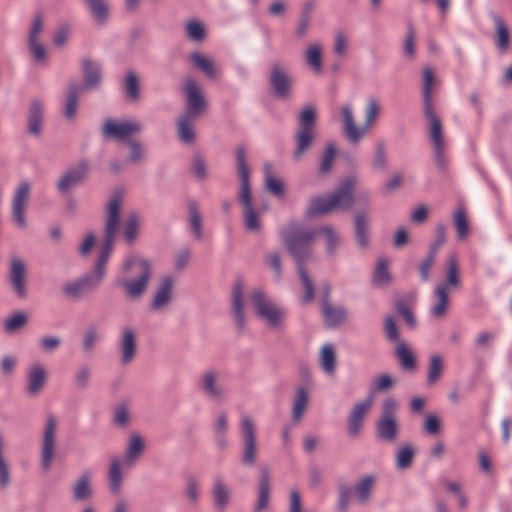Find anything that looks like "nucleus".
Wrapping results in <instances>:
<instances>
[{"label":"nucleus","instance_id":"nucleus-1","mask_svg":"<svg viewBox=\"0 0 512 512\" xmlns=\"http://www.w3.org/2000/svg\"><path fill=\"white\" fill-rule=\"evenodd\" d=\"M123 201L121 192L112 194L105 211L104 239L91 273L68 282L62 286L63 294L72 300H78L96 291L106 276V264L113 250L114 241L120 224V209Z\"/></svg>","mask_w":512,"mask_h":512},{"label":"nucleus","instance_id":"nucleus-2","mask_svg":"<svg viewBox=\"0 0 512 512\" xmlns=\"http://www.w3.org/2000/svg\"><path fill=\"white\" fill-rule=\"evenodd\" d=\"M280 237L289 255L295 261L305 294L303 303L314 299V283L305 269L306 262L313 255V245L317 237L315 228H309L297 221H290L280 232Z\"/></svg>","mask_w":512,"mask_h":512},{"label":"nucleus","instance_id":"nucleus-3","mask_svg":"<svg viewBox=\"0 0 512 512\" xmlns=\"http://www.w3.org/2000/svg\"><path fill=\"white\" fill-rule=\"evenodd\" d=\"M183 91L186 108L177 119V133L182 143L192 144L196 139L194 123L207 111V100L200 85L192 78L184 82Z\"/></svg>","mask_w":512,"mask_h":512},{"label":"nucleus","instance_id":"nucleus-4","mask_svg":"<svg viewBox=\"0 0 512 512\" xmlns=\"http://www.w3.org/2000/svg\"><path fill=\"white\" fill-rule=\"evenodd\" d=\"M434 84V72L432 68L427 67L423 70V113L429 122L428 134L434 150V159L439 169L445 168L444 157V136L442 123L438 118L432 101V87Z\"/></svg>","mask_w":512,"mask_h":512},{"label":"nucleus","instance_id":"nucleus-5","mask_svg":"<svg viewBox=\"0 0 512 512\" xmlns=\"http://www.w3.org/2000/svg\"><path fill=\"white\" fill-rule=\"evenodd\" d=\"M135 266L139 268V275L136 278L121 276L115 281V285L122 289L124 297L131 301L138 300L143 296L153 274L151 262L138 256L127 257L123 262L122 271L128 274Z\"/></svg>","mask_w":512,"mask_h":512},{"label":"nucleus","instance_id":"nucleus-6","mask_svg":"<svg viewBox=\"0 0 512 512\" xmlns=\"http://www.w3.org/2000/svg\"><path fill=\"white\" fill-rule=\"evenodd\" d=\"M357 183L355 176L345 178L339 188L329 197H314L306 209L309 218L325 215L333 210H348L354 203V187Z\"/></svg>","mask_w":512,"mask_h":512},{"label":"nucleus","instance_id":"nucleus-7","mask_svg":"<svg viewBox=\"0 0 512 512\" xmlns=\"http://www.w3.org/2000/svg\"><path fill=\"white\" fill-rule=\"evenodd\" d=\"M235 158L240 180L238 199L243 206L244 226L248 231H258L261 228V222L259 214L255 211L252 205L250 174L247 165L246 149L244 146L239 145L236 147Z\"/></svg>","mask_w":512,"mask_h":512},{"label":"nucleus","instance_id":"nucleus-8","mask_svg":"<svg viewBox=\"0 0 512 512\" xmlns=\"http://www.w3.org/2000/svg\"><path fill=\"white\" fill-rule=\"evenodd\" d=\"M380 105L377 99L370 98L365 109V122L362 127L355 124L353 107L346 104L341 108L342 128L345 137L352 144H357L374 125L379 114Z\"/></svg>","mask_w":512,"mask_h":512},{"label":"nucleus","instance_id":"nucleus-9","mask_svg":"<svg viewBox=\"0 0 512 512\" xmlns=\"http://www.w3.org/2000/svg\"><path fill=\"white\" fill-rule=\"evenodd\" d=\"M316 109L314 106H306L298 117V125L295 133V150L292 158L300 161L304 154L311 148L315 139Z\"/></svg>","mask_w":512,"mask_h":512},{"label":"nucleus","instance_id":"nucleus-10","mask_svg":"<svg viewBox=\"0 0 512 512\" xmlns=\"http://www.w3.org/2000/svg\"><path fill=\"white\" fill-rule=\"evenodd\" d=\"M256 316L269 327L281 329L285 319V310L274 303L262 290L257 289L251 295Z\"/></svg>","mask_w":512,"mask_h":512},{"label":"nucleus","instance_id":"nucleus-11","mask_svg":"<svg viewBox=\"0 0 512 512\" xmlns=\"http://www.w3.org/2000/svg\"><path fill=\"white\" fill-rule=\"evenodd\" d=\"M397 408V401L393 398L385 399L382 404L381 415L375 424L376 437L382 442L394 443L398 438Z\"/></svg>","mask_w":512,"mask_h":512},{"label":"nucleus","instance_id":"nucleus-12","mask_svg":"<svg viewBox=\"0 0 512 512\" xmlns=\"http://www.w3.org/2000/svg\"><path fill=\"white\" fill-rule=\"evenodd\" d=\"M242 440L241 462L244 466L252 467L257 462L258 440L257 429L250 416H243L240 420Z\"/></svg>","mask_w":512,"mask_h":512},{"label":"nucleus","instance_id":"nucleus-13","mask_svg":"<svg viewBox=\"0 0 512 512\" xmlns=\"http://www.w3.org/2000/svg\"><path fill=\"white\" fill-rule=\"evenodd\" d=\"M268 79L271 92L275 98L285 100L290 97L293 78L285 65L279 62L273 63Z\"/></svg>","mask_w":512,"mask_h":512},{"label":"nucleus","instance_id":"nucleus-14","mask_svg":"<svg viewBox=\"0 0 512 512\" xmlns=\"http://www.w3.org/2000/svg\"><path fill=\"white\" fill-rule=\"evenodd\" d=\"M56 432L57 420L53 415H48L45 422L41 446V466L45 471L50 469L54 459Z\"/></svg>","mask_w":512,"mask_h":512},{"label":"nucleus","instance_id":"nucleus-15","mask_svg":"<svg viewBox=\"0 0 512 512\" xmlns=\"http://www.w3.org/2000/svg\"><path fill=\"white\" fill-rule=\"evenodd\" d=\"M31 186L27 181H22L14 192L11 205L12 221L21 229L26 228V207L30 196Z\"/></svg>","mask_w":512,"mask_h":512},{"label":"nucleus","instance_id":"nucleus-16","mask_svg":"<svg viewBox=\"0 0 512 512\" xmlns=\"http://www.w3.org/2000/svg\"><path fill=\"white\" fill-rule=\"evenodd\" d=\"M90 166L87 160H81L75 167L66 170L59 178L57 190L66 193L82 184L88 177Z\"/></svg>","mask_w":512,"mask_h":512},{"label":"nucleus","instance_id":"nucleus-17","mask_svg":"<svg viewBox=\"0 0 512 512\" xmlns=\"http://www.w3.org/2000/svg\"><path fill=\"white\" fill-rule=\"evenodd\" d=\"M118 349L120 354V363L122 365L130 364L137 354V335L134 328L125 326L122 328Z\"/></svg>","mask_w":512,"mask_h":512},{"label":"nucleus","instance_id":"nucleus-18","mask_svg":"<svg viewBox=\"0 0 512 512\" xmlns=\"http://www.w3.org/2000/svg\"><path fill=\"white\" fill-rule=\"evenodd\" d=\"M243 297L244 283L241 279H238L235 281L232 288L231 314L239 333H243L246 327Z\"/></svg>","mask_w":512,"mask_h":512},{"label":"nucleus","instance_id":"nucleus-19","mask_svg":"<svg viewBox=\"0 0 512 512\" xmlns=\"http://www.w3.org/2000/svg\"><path fill=\"white\" fill-rule=\"evenodd\" d=\"M220 374L217 370L207 369L199 380V387L210 399L222 400L226 396V390L219 382Z\"/></svg>","mask_w":512,"mask_h":512},{"label":"nucleus","instance_id":"nucleus-20","mask_svg":"<svg viewBox=\"0 0 512 512\" xmlns=\"http://www.w3.org/2000/svg\"><path fill=\"white\" fill-rule=\"evenodd\" d=\"M9 282L18 297H26V266L16 255L11 257Z\"/></svg>","mask_w":512,"mask_h":512},{"label":"nucleus","instance_id":"nucleus-21","mask_svg":"<svg viewBox=\"0 0 512 512\" xmlns=\"http://www.w3.org/2000/svg\"><path fill=\"white\" fill-rule=\"evenodd\" d=\"M142 130V126L136 121L115 122L109 120L105 123L103 133L117 140H125Z\"/></svg>","mask_w":512,"mask_h":512},{"label":"nucleus","instance_id":"nucleus-22","mask_svg":"<svg viewBox=\"0 0 512 512\" xmlns=\"http://www.w3.org/2000/svg\"><path fill=\"white\" fill-rule=\"evenodd\" d=\"M373 403L372 396H368L364 401L358 402L350 411L348 416V433L351 437H357L361 431L365 415Z\"/></svg>","mask_w":512,"mask_h":512},{"label":"nucleus","instance_id":"nucleus-23","mask_svg":"<svg viewBox=\"0 0 512 512\" xmlns=\"http://www.w3.org/2000/svg\"><path fill=\"white\" fill-rule=\"evenodd\" d=\"M173 288L174 280L170 276L164 277L155 291L150 303V309L153 311H160L167 307L172 300Z\"/></svg>","mask_w":512,"mask_h":512},{"label":"nucleus","instance_id":"nucleus-24","mask_svg":"<svg viewBox=\"0 0 512 512\" xmlns=\"http://www.w3.org/2000/svg\"><path fill=\"white\" fill-rule=\"evenodd\" d=\"M81 68L84 77V90H91L97 88L102 80V73L99 64L90 59L83 58L81 61Z\"/></svg>","mask_w":512,"mask_h":512},{"label":"nucleus","instance_id":"nucleus-25","mask_svg":"<svg viewBox=\"0 0 512 512\" xmlns=\"http://www.w3.org/2000/svg\"><path fill=\"white\" fill-rule=\"evenodd\" d=\"M354 237L359 248L370 246L369 219L364 211H358L354 217Z\"/></svg>","mask_w":512,"mask_h":512},{"label":"nucleus","instance_id":"nucleus-26","mask_svg":"<svg viewBox=\"0 0 512 512\" xmlns=\"http://www.w3.org/2000/svg\"><path fill=\"white\" fill-rule=\"evenodd\" d=\"M47 380L46 370L43 365L36 364L29 368L27 372V387L26 391L29 395H38Z\"/></svg>","mask_w":512,"mask_h":512},{"label":"nucleus","instance_id":"nucleus-27","mask_svg":"<svg viewBox=\"0 0 512 512\" xmlns=\"http://www.w3.org/2000/svg\"><path fill=\"white\" fill-rule=\"evenodd\" d=\"M44 122L43 107L40 101L33 100L30 104L27 116V131L30 135L39 137L42 133Z\"/></svg>","mask_w":512,"mask_h":512},{"label":"nucleus","instance_id":"nucleus-28","mask_svg":"<svg viewBox=\"0 0 512 512\" xmlns=\"http://www.w3.org/2000/svg\"><path fill=\"white\" fill-rule=\"evenodd\" d=\"M270 470L267 466L260 469L257 504L254 512H263L267 509L270 498Z\"/></svg>","mask_w":512,"mask_h":512},{"label":"nucleus","instance_id":"nucleus-29","mask_svg":"<svg viewBox=\"0 0 512 512\" xmlns=\"http://www.w3.org/2000/svg\"><path fill=\"white\" fill-rule=\"evenodd\" d=\"M84 87L81 84L71 82L67 87L65 104H64V116L68 120H73L76 116L78 98L83 93Z\"/></svg>","mask_w":512,"mask_h":512},{"label":"nucleus","instance_id":"nucleus-30","mask_svg":"<svg viewBox=\"0 0 512 512\" xmlns=\"http://www.w3.org/2000/svg\"><path fill=\"white\" fill-rule=\"evenodd\" d=\"M73 500L76 502L88 501L93 496L91 474L83 472L72 486Z\"/></svg>","mask_w":512,"mask_h":512},{"label":"nucleus","instance_id":"nucleus-31","mask_svg":"<svg viewBox=\"0 0 512 512\" xmlns=\"http://www.w3.org/2000/svg\"><path fill=\"white\" fill-rule=\"evenodd\" d=\"M492 19L495 24V46L500 53H504L508 50L510 45V31L509 28L504 21V19L500 15H493Z\"/></svg>","mask_w":512,"mask_h":512},{"label":"nucleus","instance_id":"nucleus-32","mask_svg":"<svg viewBox=\"0 0 512 512\" xmlns=\"http://www.w3.org/2000/svg\"><path fill=\"white\" fill-rule=\"evenodd\" d=\"M322 313L325 318V322L329 327L339 326L347 317V311L344 307L332 306L327 299H323Z\"/></svg>","mask_w":512,"mask_h":512},{"label":"nucleus","instance_id":"nucleus-33","mask_svg":"<svg viewBox=\"0 0 512 512\" xmlns=\"http://www.w3.org/2000/svg\"><path fill=\"white\" fill-rule=\"evenodd\" d=\"M317 236L322 235L325 239L326 253L333 257L336 255L337 248L341 245V236L329 225H323L315 228Z\"/></svg>","mask_w":512,"mask_h":512},{"label":"nucleus","instance_id":"nucleus-34","mask_svg":"<svg viewBox=\"0 0 512 512\" xmlns=\"http://www.w3.org/2000/svg\"><path fill=\"white\" fill-rule=\"evenodd\" d=\"M91 16L98 25H104L109 18V3L107 0H84Z\"/></svg>","mask_w":512,"mask_h":512},{"label":"nucleus","instance_id":"nucleus-35","mask_svg":"<svg viewBox=\"0 0 512 512\" xmlns=\"http://www.w3.org/2000/svg\"><path fill=\"white\" fill-rule=\"evenodd\" d=\"M214 505L217 510H224L230 501V490L221 478H215L212 488Z\"/></svg>","mask_w":512,"mask_h":512},{"label":"nucleus","instance_id":"nucleus-36","mask_svg":"<svg viewBox=\"0 0 512 512\" xmlns=\"http://www.w3.org/2000/svg\"><path fill=\"white\" fill-rule=\"evenodd\" d=\"M123 477L121 464L118 459H112L108 473V486L111 493L119 495L121 493Z\"/></svg>","mask_w":512,"mask_h":512},{"label":"nucleus","instance_id":"nucleus-37","mask_svg":"<svg viewBox=\"0 0 512 512\" xmlns=\"http://www.w3.org/2000/svg\"><path fill=\"white\" fill-rule=\"evenodd\" d=\"M190 60L193 65L201 72H203L208 78H216L217 71L211 58L199 52H193L190 54Z\"/></svg>","mask_w":512,"mask_h":512},{"label":"nucleus","instance_id":"nucleus-38","mask_svg":"<svg viewBox=\"0 0 512 512\" xmlns=\"http://www.w3.org/2000/svg\"><path fill=\"white\" fill-rule=\"evenodd\" d=\"M144 448L145 444L141 436L138 434H131L125 450V461L129 464H134L136 459L143 453Z\"/></svg>","mask_w":512,"mask_h":512},{"label":"nucleus","instance_id":"nucleus-39","mask_svg":"<svg viewBox=\"0 0 512 512\" xmlns=\"http://www.w3.org/2000/svg\"><path fill=\"white\" fill-rule=\"evenodd\" d=\"M124 92L131 102H137L140 98V82L135 71L129 70L124 79Z\"/></svg>","mask_w":512,"mask_h":512},{"label":"nucleus","instance_id":"nucleus-40","mask_svg":"<svg viewBox=\"0 0 512 512\" xmlns=\"http://www.w3.org/2000/svg\"><path fill=\"white\" fill-rule=\"evenodd\" d=\"M395 356L399 360L400 366L404 370H414L416 368V357L411 352L408 345L400 342L395 349Z\"/></svg>","mask_w":512,"mask_h":512},{"label":"nucleus","instance_id":"nucleus-41","mask_svg":"<svg viewBox=\"0 0 512 512\" xmlns=\"http://www.w3.org/2000/svg\"><path fill=\"white\" fill-rule=\"evenodd\" d=\"M460 284L459 280V268L458 261L455 256H450L447 260V273L445 282L438 285L437 287H444L448 291L451 287H458Z\"/></svg>","mask_w":512,"mask_h":512},{"label":"nucleus","instance_id":"nucleus-42","mask_svg":"<svg viewBox=\"0 0 512 512\" xmlns=\"http://www.w3.org/2000/svg\"><path fill=\"white\" fill-rule=\"evenodd\" d=\"M320 365L327 375H333L336 369V354L330 344L324 345L320 350Z\"/></svg>","mask_w":512,"mask_h":512},{"label":"nucleus","instance_id":"nucleus-43","mask_svg":"<svg viewBox=\"0 0 512 512\" xmlns=\"http://www.w3.org/2000/svg\"><path fill=\"white\" fill-rule=\"evenodd\" d=\"M308 401L309 398L307 389L304 387L298 388L292 407V418L295 422H298L302 418L307 408Z\"/></svg>","mask_w":512,"mask_h":512},{"label":"nucleus","instance_id":"nucleus-44","mask_svg":"<svg viewBox=\"0 0 512 512\" xmlns=\"http://www.w3.org/2000/svg\"><path fill=\"white\" fill-rule=\"evenodd\" d=\"M336 153V145L334 143H327L319 164L318 173L320 176H326L331 172Z\"/></svg>","mask_w":512,"mask_h":512},{"label":"nucleus","instance_id":"nucleus-45","mask_svg":"<svg viewBox=\"0 0 512 512\" xmlns=\"http://www.w3.org/2000/svg\"><path fill=\"white\" fill-rule=\"evenodd\" d=\"M375 477L371 474L364 476L355 486V494L360 503H366L370 498Z\"/></svg>","mask_w":512,"mask_h":512},{"label":"nucleus","instance_id":"nucleus-46","mask_svg":"<svg viewBox=\"0 0 512 512\" xmlns=\"http://www.w3.org/2000/svg\"><path fill=\"white\" fill-rule=\"evenodd\" d=\"M415 457V450L412 445L401 446L396 453V466L399 470H406L411 467Z\"/></svg>","mask_w":512,"mask_h":512},{"label":"nucleus","instance_id":"nucleus-47","mask_svg":"<svg viewBox=\"0 0 512 512\" xmlns=\"http://www.w3.org/2000/svg\"><path fill=\"white\" fill-rule=\"evenodd\" d=\"M372 169L375 171H386L388 168V154L384 141H378L375 145V152L372 160Z\"/></svg>","mask_w":512,"mask_h":512},{"label":"nucleus","instance_id":"nucleus-48","mask_svg":"<svg viewBox=\"0 0 512 512\" xmlns=\"http://www.w3.org/2000/svg\"><path fill=\"white\" fill-rule=\"evenodd\" d=\"M443 372V359L440 355L435 354L430 357L427 373V384L434 385L441 377Z\"/></svg>","mask_w":512,"mask_h":512},{"label":"nucleus","instance_id":"nucleus-49","mask_svg":"<svg viewBox=\"0 0 512 512\" xmlns=\"http://www.w3.org/2000/svg\"><path fill=\"white\" fill-rule=\"evenodd\" d=\"M435 297L437 298V303L431 308V313L437 318H442L445 316L449 304L448 291L444 287H437L435 289Z\"/></svg>","mask_w":512,"mask_h":512},{"label":"nucleus","instance_id":"nucleus-50","mask_svg":"<svg viewBox=\"0 0 512 512\" xmlns=\"http://www.w3.org/2000/svg\"><path fill=\"white\" fill-rule=\"evenodd\" d=\"M28 322V317L24 312H16L4 321V331L13 334L21 330Z\"/></svg>","mask_w":512,"mask_h":512},{"label":"nucleus","instance_id":"nucleus-51","mask_svg":"<svg viewBox=\"0 0 512 512\" xmlns=\"http://www.w3.org/2000/svg\"><path fill=\"white\" fill-rule=\"evenodd\" d=\"M189 208V221L190 227L195 235V238L201 240L203 238L201 216L198 210L196 202L190 201L188 204Z\"/></svg>","mask_w":512,"mask_h":512},{"label":"nucleus","instance_id":"nucleus-52","mask_svg":"<svg viewBox=\"0 0 512 512\" xmlns=\"http://www.w3.org/2000/svg\"><path fill=\"white\" fill-rule=\"evenodd\" d=\"M453 223L456 229L458 239L464 240L469 232V225L466 212L463 208H458L453 216Z\"/></svg>","mask_w":512,"mask_h":512},{"label":"nucleus","instance_id":"nucleus-53","mask_svg":"<svg viewBox=\"0 0 512 512\" xmlns=\"http://www.w3.org/2000/svg\"><path fill=\"white\" fill-rule=\"evenodd\" d=\"M305 60L314 71L320 72L322 70L321 47L317 44L309 46L305 52Z\"/></svg>","mask_w":512,"mask_h":512},{"label":"nucleus","instance_id":"nucleus-54","mask_svg":"<svg viewBox=\"0 0 512 512\" xmlns=\"http://www.w3.org/2000/svg\"><path fill=\"white\" fill-rule=\"evenodd\" d=\"M139 217L136 213H131L123 227V235L125 240L131 244L135 241L138 234Z\"/></svg>","mask_w":512,"mask_h":512},{"label":"nucleus","instance_id":"nucleus-55","mask_svg":"<svg viewBox=\"0 0 512 512\" xmlns=\"http://www.w3.org/2000/svg\"><path fill=\"white\" fill-rule=\"evenodd\" d=\"M186 37L191 41L202 42L206 37V31L201 22L190 20L186 24Z\"/></svg>","mask_w":512,"mask_h":512},{"label":"nucleus","instance_id":"nucleus-56","mask_svg":"<svg viewBox=\"0 0 512 512\" xmlns=\"http://www.w3.org/2000/svg\"><path fill=\"white\" fill-rule=\"evenodd\" d=\"M99 331L96 325H89L82 338V348L84 352L91 353L94 349L95 343L99 339Z\"/></svg>","mask_w":512,"mask_h":512},{"label":"nucleus","instance_id":"nucleus-57","mask_svg":"<svg viewBox=\"0 0 512 512\" xmlns=\"http://www.w3.org/2000/svg\"><path fill=\"white\" fill-rule=\"evenodd\" d=\"M128 146L130 148V154L128 157V162L133 164L142 163L145 161L146 153L145 148L142 143L137 140H129Z\"/></svg>","mask_w":512,"mask_h":512},{"label":"nucleus","instance_id":"nucleus-58","mask_svg":"<svg viewBox=\"0 0 512 512\" xmlns=\"http://www.w3.org/2000/svg\"><path fill=\"white\" fill-rule=\"evenodd\" d=\"M374 283L378 285H386L391 281V275L388 270V264L385 259H380L373 275Z\"/></svg>","mask_w":512,"mask_h":512},{"label":"nucleus","instance_id":"nucleus-59","mask_svg":"<svg viewBox=\"0 0 512 512\" xmlns=\"http://www.w3.org/2000/svg\"><path fill=\"white\" fill-rule=\"evenodd\" d=\"M265 188L276 197H282L285 192V187L281 179L270 174H267L265 177Z\"/></svg>","mask_w":512,"mask_h":512},{"label":"nucleus","instance_id":"nucleus-60","mask_svg":"<svg viewBox=\"0 0 512 512\" xmlns=\"http://www.w3.org/2000/svg\"><path fill=\"white\" fill-rule=\"evenodd\" d=\"M185 495L190 506L194 507L197 505L199 499V485L195 477H189L187 479Z\"/></svg>","mask_w":512,"mask_h":512},{"label":"nucleus","instance_id":"nucleus-61","mask_svg":"<svg viewBox=\"0 0 512 512\" xmlns=\"http://www.w3.org/2000/svg\"><path fill=\"white\" fill-rule=\"evenodd\" d=\"M384 334L388 341L396 342L400 339L399 329L392 316H387L384 321Z\"/></svg>","mask_w":512,"mask_h":512},{"label":"nucleus","instance_id":"nucleus-62","mask_svg":"<svg viewBox=\"0 0 512 512\" xmlns=\"http://www.w3.org/2000/svg\"><path fill=\"white\" fill-rule=\"evenodd\" d=\"M44 29L43 17L41 14H36L33 17L31 27L29 30L28 42H37L39 40V36Z\"/></svg>","mask_w":512,"mask_h":512},{"label":"nucleus","instance_id":"nucleus-63","mask_svg":"<svg viewBox=\"0 0 512 512\" xmlns=\"http://www.w3.org/2000/svg\"><path fill=\"white\" fill-rule=\"evenodd\" d=\"M91 370L88 366H81L75 373V385L78 389L84 390L89 385Z\"/></svg>","mask_w":512,"mask_h":512},{"label":"nucleus","instance_id":"nucleus-64","mask_svg":"<svg viewBox=\"0 0 512 512\" xmlns=\"http://www.w3.org/2000/svg\"><path fill=\"white\" fill-rule=\"evenodd\" d=\"M28 47L31 53V56L33 60L37 63L45 62L47 57V52L45 47L40 43V41L37 42H28Z\"/></svg>","mask_w":512,"mask_h":512}]
</instances>
